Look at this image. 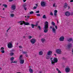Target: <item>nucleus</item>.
Segmentation results:
<instances>
[{"label": "nucleus", "mask_w": 73, "mask_h": 73, "mask_svg": "<svg viewBox=\"0 0 73 73\" xmlns=\"http://www.w3.org/2000/svg\"><path fill=\"white\" fill-rule=\"evenodd\" d=\"M42 54H43V52H42V51H40L39 52V55H40V56H41V55H42Z\"/></svg>", "instance_id": "17"}, {"label": "nucleus", "mask_w": 73, "mask_h": 73, "mask_svg": "<svg viewBox=\"0 0 73 73\" xmlns=\"http://www.w3.org/2000/svg\"><path fill=\"white\" fill-rule=\"evenodd\" d=\"M14 59V58L13 57H12L10 58V60L11 61H13Z\"/></svg>", "instance_id": "30"}, {"label": "nucleus", "mask_w": 73, "mask_h": 73, "mask_svg": "<svg viewBox=\"0 0 73 73\" xmlns=\"http://www.w3.org/2000/svg\"><path fill=\"white\" fill-rule=\"evenodd\" d=\"M68 9H70V6H68Z\"/></svg>", "instance_id": "51"}, {"label": "nucleus", "mask_w": 73, "mask_h": 73, "mask_svg": "<svg viewBox=\"0 0 73 73\" xmlns=\"http://www.w3.org/2000/svg\"><path fill=\"white\" fill-rule=\"evenodd\" d=\"M47 54L48 56H50L52 54V51H49L47 52Z\"/></svg>", "instance_id": "12"}, {"label": "nucleus", "mask_w": 73, "mask_h": 73, "mask_svg": "<svg viewBox=\"0 0 73 73\" xmlns=\"http://www.w3.org/2000/svg\"><path fill=\"white\" fill-rule=\"evenodd\" d=\"M35 26H36V27L37 26V25H38V23H36V25H34Z\"/></svg>", "instance_id": "43"}, {"label": "nucleus", "mask_w": 73, "mask_h": 73, "mask_svg": "<svg viewBox=\"0 0 73 73\" xmlns=\"http://www.w3.org/2000/svg\"><path fill=\"white\" fill-rule=\"evenodd\" d=\"M68 5L66 3H64V8H67L68 7Z\"/></svg>", "instance_id": "16"}, {"label": "nucleus", "mask_w": 73, "mask_h": 73, "mask_svg": "<svg viewBox=\"0 0 73 73\" xmlns=\"http://www.w3.org/2000/svg\"><path fill=\"white\" fill-rule=\"evenodd\" d=\"M14 63H17V62L15 61H14Z\"/></svg>", "instance_id": "57"}, {"label": "nucleus", "mask_w": 73, "mask_h": 73, "mask_svg": "<svg viewBox=\"0 0 73 73\" xmlns=\"http://www.w3.org/2000/svg\"><path fill=\"white\" fill-rule=\"evenodd\" d=\"M29 71L31 73H33V70L31 68L29 69Z\"/></svg>", "instance_id": "19"}, {"label": "nucleus", "mask_w": 73, "mask_h": 73, "mask_svg": "<svg viewBox=\"0 0 73 73\" xmlns=\"http://www.w3.org/2000/svg\"><path fill=\"white\" fill-rule=\"evenodd\" d=\"M1 50H4V48L3 47H2L1 48Z\"/></svg>", "instance_id": "38"}, {"label": "nucleus", "mask_w": 73, "mask_h": 73, "mask_svg": "<svg viewBox=\"0 0 73 73\" xmlns=\"http://www.w3.org/2000/svg\"><path fill=\"white\" fill-rule=\"evenodd\" d=\"M26 56L27 57H28V56L27 54H26Z\"/></svg>", "instance_id": "55"}, {"label": "nucleus", "mask_w": 73, "mask_h": 73, "mask_svg": "<svg viewBox=\"0 0 73 73\" xmlns=\"http://www.w3.org/2000/svg\"><path fill=\"white\" fill-rule=\"evenodd\" d=\"M54 15L55 16H57V13H54Z\"/></svg>", "instance_id": "45"}, {"label": "nucleus", "mask_w": 73, "mask_h": 73, "mask_svg": "<svg viewBox=\"0 0 73 73\" xmlns=\"http://www.w3.org/2000/svg\"><path fill=\"white\" fill-rule=\"evenodd\" d=\"M56 70H57V71H58V72L59 70H59V69H58V68H56Z\"/></svg>", "instance_id": "47"}, {"label": "nucleus", "mask_w": 73, "mask_h": 73, "mask_svg": "<svg viewBox=\"0 0 73 73\" xmlns=\"http://www.w3.org/2000/svg\"><path fill=\"white\" fill-rule=\"evenodd\" d=\"M11 9L12 10H15L16 9V6L15 5H12Z\"/></svg>", "instance_id": "13"}, {"label": "nucleus", "mask_w": 73, "mask_h": 73, "mask_svg": "<svg viewBox=\"0 0 73 73\" xmlns=\"http://www.w3.org/2000/svg\"><path fill=\"white\" fill-rule=\"evenodd\" d=\"M11 63H14V61H12Z\"/></svg>", "instance_id": "59"}, {"label": "nucleus", "mask_w": 73, "mask_h": 73, "mask_svg": "<svg viewBox=\"0 0 73 73\" xmlns=\"http://www.w3.org/2000/svg\"><path fill=\"white\" fill-rule=\"evenodd\" d=\"M13 0H9V2H11V1H12Z\"/></svg>", "instance_id": "48"}, {"label": "nucleus", "mask_w": 73, "mask_h": 73, "mask_svg": "<svg viewBox=\"0 0 73 73\" xmlns=\"http://www.w3.org/2000/svg\"><path fill=\"white\" fill-rule=\"evenodd\" d=\"M26 6H27V5H26L25 4H24L23 5V7H26Z\"/></svg>", "instance_id": "46"}, {"label": "nucleus", "mask_w": 73, "mask_h": 73, "mask_svg": "<svg viewBox=\"0 0 73 73\" xmlns=\"http://www.w3.org/2000/svg\"><path fill=\"white\" fill-rule=\"evenodd\" d=\"M22 57H23V56L22 55H21L20 56L19 58L20 60H22Z\"/></svg>", "instance_id": "29"}, {"label": "nucleus", "mask_w": 73, "mask_h": 73, "mask_svg": "<svg viewBox=\"0 0 73 73\" xmlns=\"http://www.w3.org/2000/svg\"><path fill=\"white\" fill-rule=\"evenodd\" d=\"M51 24L52 25H53L54 27H55V28H54V27H52V26H50V29H52V32H53V33H54L56 34V29H57V26L56 25H55V24L54 22H52L51 23Z\"/></svg>", "instance_id": "1"}, {"label": "nucleus", "mask_w": 73, "mask_h": 73, "mask_svg": "<svg viewBox=\"0 0 73 73\" xmlns=\"http://www.w3.org/2000/svg\"><path fill=\"white\" fill-rule=\"evenodd\" d=\"M14 54V53H10V56H12V55Z\"/></svg>", "instance_id": "28"}, {"label": "nucleus", "mask_w": 73, "mask_h": 73, "mask_svg": "<svg viewBox=\"0 0 73 73\" xmlns=\"http://www.w3.org/2000/svg\"><path fill=\"white\" fill-rule=\"evenodd\" d=\"M36 39L35 38L32 39L30 40V42H31V43L32 44H35V43L36 42Z\"/></svg>", "instance_id": "7"}, {"label": "nucleus", "mask_w": 73, "mask_h": 73, "mask_svg": "<svg viewBox=\"0 0 73 73\" xmlns=\"http://www.w3.org/2000/svg\"><path fill=\"white\" fill-rule=\"evenodd\" d=\"M1 52L2 53H5V51L4 50H1Z\"/></svg>", "instance_id": "32"}, {"label": "nucleus", "mask_w": 73, "mask_h": 73, "mask_svg": "<svg viewBox=\"0 0 73 73\" xmlns=\"http://www.w3.org/2000/svg\"><path fill=\"white\" fill-rule=\"evenodd\" d=\"M58 73H61V71H60V70L58 71Z\"/></svg>", "instance_id": "49"}, {"label": "nucleus", "mask_w": 73, "mask_h": 73, "mask_svg": "<svg viewBox=\"0 0 73 73\" xmlns=\"http://www.w3.org/2000/svg\"><path fill=\"white\" fill-rule=\"evenodd\" d=\"M64 37L63 36H62L60 37L59 38V40L60 41H64Z\"/></svg>", "instance_id": "8"}, {"label": "nucleus", "mask_w": 73, "mask_h": 73, "mask_svg": "<svg viewBox=\"0 0 73 73\" xmlns=\"http://www.w3.org/2000/svg\"><path fill=\"white\" fill-rule=\"evenodd\" d=\"M50 60H51V64H52L53 62V58H50Z\"/></svg>", "instance_id": "24"}, {"label": "nucleus", "mask_w": 73, "mask_h": 73, "mask_svg": "<svg viewBox=\"0 0 73 73\" xmlns=\"http://www.w3.org/2000/svg\"><path fill=\"white\" fill-rule=\"evenodd\" d=\"M40 5L41 7H45L46 6V3L44 1H42Z\"/></svg>", "instance_id": "4"}, {"label": "nucleus", "mask_w": 73, "mask_h": 73, "mask_svg": "<svg viewBox=\"0 0 73 73\" xmlns=\"http://www.w3.org/2000/svg\"><path fill=\"white\" fill-rule=\"evenodd\" d=\"M36 7H37L38 6V5L37 4H36Z\"/></svg>", "instance_id": "61"}, {"label": "nucleus", "mask_w": 73, "mask_h": 73, "mask_svg": "<svg viewBox=\"0 0 73 73\" xmlns=\"http://www.w3.org/2000/svg\"><path fill=\"white\" fill-rule=\"evenodd\" d=\"M11 27H10L9 28H8V30H9V29H11Z\"/></svg>", "instance_id": "52"}, {"label": "nucleus", "mask_w": 73, "mask_h": 73, "mask_svg": "<svg viewBox=\"0 0 73 73\" xmlns=\"http://www.w3.org/2000/svg\"><path fill=\"white\" fill-rule=\"evenodd\" d=\"M23 54H27V52H23Z\"/></svg>", "instance_id": "41"}, {"label": "nucleus", "mask_w": 73, "mask_h": 73, "mask_svg": "<svg viewBox=\"0 0 73 73\" xmlns=\"http://www.w3.org/2000/svg\"><path fill=\"white\" fill-rule=\"evenodd\" d=\"M67 41H69V42H70V41H72V38H69L67 40Z\"/></svg>", "instance_id": "21"}, {"label": "nucleus", "mask_w": 73, "mask_h": 73, "mask_svg": "<svg viewBox=\"0 0 73 73\" xmlns=\"http://www.w3.org/2000/svg\"><path fill=\"white\" fill-rule=\"evenodd\" d=\"M43 19H46V17L45 15H44L42 17Z\"/></svg>", "instance_id": "25"}, {"label": "nucleus", "mask_w": 73, "mask_h": 73, "mask_svg": "<svg viewBox=\"0 0 73 73\" xmlns=\"http://www.w3.org/2000/svg\"><path fill=\"white\" fill-rule=\"evenodd\" d=\"M7 46L9 48H12L13 47V44L12 42H9L7 44Z\"/></svg>", "instance_id": "5"}, {"label": "nucleus", "mask_w": 73, "mask_h": 73, "mask_svg": "<svg viewBox=\"0 0 73 73\" xmlns=\"http://www.w3.org/2000/svg\"><path fill=\"white\" fill-rule=\"evenodd\" d=\"M38 28L39 30H41V27H40V26H38Z\"/></svg>", "instance_id": "31"}, {"label": "nucleus", "mask_w": 73, "mask_h": 73, "mask_svg": "<svg viewBox=\"0 0 73 73\" xmlns=\"http://www.w3.org/2000/svg\"><path fill=\"white\" fill-rule=\"evenodd\" d=\"M68 48L69 49L70 48H71L72 46V43H69L68 44Z\"/></svg>", "instance_id": "15"}, {"label": "nucleus", "mask_w": 73, "mask_h": 73, "mask_svg": "<svg viewBox=\"0 0 73 73\" xmlns=\"http://www.w3.org/2000/svg\"><path fill=\"white\" fill-rule=\"evenodd\" d=\"M41 41L43 43H44V42H45V38H42L41 39Z\"/></svg>", "instance_id": "18"}, {"label": "nucleus", "mask_w": 73, "mask_h": 73, "mask_svg": "<svg viewBox=\"0 0 73 73\" xmlns=\"http://www.w3.org/2000/svg\"><path fill=\"white\" fill-rule=\"evenodd\" d=\"M36 16H40V14H36Z\"/></svg>", "instance_id": "44"}, {"label": "nucleus", "mask_w": 73, "mask_h": 73, "mask_svg": "<svg viewBox=\"0 0 73 73\" xmlns=\"http://www.w3.org/2000/svg\"><path fill=\"white\" fill-rule=\"evenodd\" d=\"M19 48H21V49H22V48H23V47L21 46H19Z\"/></svg>", "instance_id": "40"}, {"label": "nucleus", "mask_w": 73, "mask_h": 73, "mask_svg": "<svg viewBox=\"0 0 73 73\" xmlns=\"http://www.w3.org/2000/svg\"><path fill=\"white\" fill-rule=\"evenodd\" d=\"M11 17H14V14H11Z\"/></svg>", "instance_id": "34"}, {"label": "nucleus", "mask_w": 73, "mask_h": 73, "mask_svg": "<svg viewBox=\"0 0 73 73\" xmlns=\"http://www.w3.org/2000/svg\"><path fill=\"white\" fill-rule=\"evenodd\" d=\"M65 15L66 16H70V13L69 11H67L65 13Z\"/></svg>", "instance_id": "11"}, {"label": "nucleus", "mask_w": 73, "mask_h": 73, "mask_svg": "<svg viewBox=\"0 0 73 73\" xmlns=\"http://www.w3.org/2000/svg\"><path fill=\"white\" fill-rule=\"evenodd\" d=\"M72 52L73 53V49H72Z\"/></svg>", "instance_id": "63"}, {"label": "nucleus", "mask_w": 73, "mask_h": 73, "mask_svg": "<svg viewBox=\"0 0 73 73\" xmlns=\"http://www.w3.org/2000/svg\"><path fill=\"white\" fill-rule=\"evenodd\" d=\"M70 69L69 68H66L65 71L66 73H68L70 71Z\"/></svg>", "instance_id": "10"}, {"label": "nucleus", "mask_w": 73, "mask_h": 73, "mask_svg": "<svg viewBox=\"0 0 73 73\" xmlns=\"http://www.w3.org/2000/svg\"><path fill=\"white\" fill-rule=\"evenodd\" d=\"M31 38H32V36H29L28 37V38H29V39H31Z\"/></svg>", "instance_id": "33"}, {"label": "nucleus", "mask_w": 73, "mask_h": 73, "mask_svg": "<svg viewBox=\"0 0 73 73\" xmlns=\"http://www.w3.org/2000/svg\"><path fill=\"white\" fill-rule=\"evenodd\" d=\"M24 9H25V11L27 10V8H26V7H25Z\"/></svg>", "instance_id": "56"}, {"label": "nucleus", "mask_w": 73, "mask_h": 73, "mask_svg": "<svg viewBox=\"0 0 73 73\" xmlns=\"http://www.w3.org/2000/svg\"><path fill=\"white\" fill-rule=\"evenodd\" d=\"M33 11H31L30 13V14H33Z\"/></svg>", "instance_id": "39"}, {"label": "nucleus", "mask_w": 73, "mask_h": 73, "mask_svg": "<svg viewBox=\"0 0 73 73\" xmlns=\"http://www.w3.org/2000/svg\"><path fill=\"white\" fill-rule=\"evenodd\" d=\"M9 31V30H7V32H8V31Z\"/></svg>", "instance_id": "62"}, {"label": "nucleus", "mask_w": 73, "mask_h": 73, "mask_svg": "<svg viewBox=\"0 0 73 73\" xmlns=\"http://www.w3.org/2000/svg\"><path fill=\"white\" fill-rule=\"evenodd\" d=\"M70 2L71 3H72L73 2V0H71L70 1Z\"/></svg>", "instance_id": "54"}, {"label": "nucleus", "mask_w": 73, "mask_h": 73, "mask_svg": "<svg viewBox=\"0 0 73 73\" xmlns=\"http://www.w3.org/2000/svg\"><path fill=\"white\" fill-rule=\"evenodd\" d=\"M50 15L51 16H53V13L52 12H50Z\"/></svg>", "instance_id": "35"}, {"label": "nucleus", "mask_w": 73, "mask_h": 73, "mask_svg": "<svg viewBox=\"0 0 73 73\" xmlns=\"http://www.w3.org/2000/svg\"><path fill=\"white\" fill-rule=\"evenodd\" d=\"M50 58V56H46V59H47V60H49Z\"/></svg>", "instance_id": "26"}, {"label": "nucleus", "mask_w": 73, "mask_h": 73, "mask_svg": "<svg viewBox=\"0 0 73 73\" xmlns=\"http://www.w3.org/2000/svg\"><path fill=\"white\" fill-rule=\"evenodd\" d=\"M70 15H73V12H72L70 13Z\"/></svg>", "instance_id": "50"}, {"label": "nucleus", "mask_w": 73, "mask_h": 73, "mask_svg": "<svg viewBox=\"0 0 73 73\" xmlns=\"http://www.w3.org/2000/svg\"><path fill=\"white\" fill-rule=\"evenodd\" d=\"M23 38H25V36H23Z\"/></svg>", "instance_id": "60"}, {"label": "nucleus", "mask_w": 73, "mask_h": 73, "mask_svg": "<svg viewBox=\"0 0 73 73\" xmlns=\"http://www.w3.org/2000/svg\"><path fill=\"white\" fill-rule=\"evenodd\" d=\"M48 27H49L48 22L46 21L45 23L44 28L45 29H48Z\"/></svg>", "instance_id": "3"}, {"label": "nucleus", "mask_w": 73, "mask_h": 73, "mask_svg": "<svg viewBox=\"0 0 73 73\" xmlns=\"http://www.w3.org/2000/svg\"><path fill=\"white\" fill-rule=\"evenodd\" d=\"M18 23L21 24L20 25H23V24L25 25H29V23L28 22H25L24 21H20L18 22Z\"/></svg>", "instance_id": "2"}, {"label": "nucleus", "mask_w": 73, "mask_h": 73, "mask_svg": "<svg viewBox=\"0 0 73 73\" xmlns=\"http://www.w3.org/2000/svg\"><path fill=\"white\" fill-rule=\"evenodd\" d=\"M19 62L21 64H23L24 63V60L23 59L21 60Z\"/></svg>", "instance_id": "14"}, {"label": "nucleus", "mask_w": 73, "mask_h": 73, "mask_svg": "<svg viewBox=\"0 0 73 73\" xmlns=\"http://www.w3.org/2000/svg\"><path fill=\"white\" fill-rule=\"evenodd\" d=\"M17 73H21L19 72H17Z\"/></svg>", "instance_id": "64"}, {"label": "nucleus", "mask_w": 73, "mask_h": 73, "mask_svg": "<svg viewBox=\"0 0 73 73\" xmlns=\"http://www.w3.org/2000/svg\"><path fill=\"white\" fill-rule=\"evenodd\" d=\"M53 7H57V5L55 3H54L53 4Z\"/></svg>", "instance_id": "22"}, {"label": "nucleus", "mask_w": 73, "mask_h": 73, "mask_svg": "<svg viewBox=\"0 0 73 73\" xmlns=\"http://www.w3.org/2000/svg\"><path fill=\"white\" fill-rule=\"evenodd\" d=\"M35 25L33 24H31V26H32V28H34V27H35Z\"/></svg>", "instance_id": "27"}, {"label": "nucleus", "mask_w": 73, "mask_h": 73, "mask_svg": "<svg viewBox=\"0 0 73 73\" xmlns=\"http://www.w3.org/2000/svg\"><path fill=\"white\" fill-rule=\"evenodd\" d=\"M27 17L29 19V16H27Z\"/></svg>", "instance_id": "58"}, {"label": "nucleus", "mask_w": 73, "mask_h": 73, "mask_svg": "<svg viewBox=\"0 0 73 73\" xmlns=\"http://www.w3.org/2000/svg\"><path fill=\"white\" fill-rule=\"evenodd\" d=\"M54 12L55 13H57V10H55L54 11Z\"/></svg>", "instance_id": "42"}, {"label": "nucleus", "mask_w": 73, "mask_h": 73, "mask_svg": "<svg viewBox=\"0 0 73 73\" xmlns=\"http://www.w3.org/2000/svg\"><path fill=\"white\" fill-rule=\"evenodd\" d=\"M48 29H45L44 30V33H47V32H48Z\"/></svg>", "instance_id": "23"}, {"label": "nucleus", "mask_w": 73, "mask_h": 73, "mask_svg": "<svg viewBox=\"0 0 73 73\" xmlns=\"http://www.w3.org/2000/svg\"><path fill=\"white\" fill-rule=\"evenodd\" d=\"M36 8H37V6H34L33 8V9H36Z\"/></svg>", "instance_id": "36"}, {"label": "nucleus", "mask_w": 73, "mask_h": 73, "mask_svg": "<svg viewBox=\"0 0 73 73\" xmlns=\"http://www.w3.org/2000/svg\"><path fill=\"white\" fill-rule=\"evenodd\" d=\"M3 6H4V8H7V7H8V6L5 4H4L3 5Z\"/></svg>", "instance_id": "20"}, {"label": "nucleus", "mask_w": 73, "mask_h": 73, "mask_svg": "<svg viewBox=\"0 0 73 73\" xmlns=\"http://www.w3.org/2000/svg\"><path fill=\"white\" fill-rule=\"evenodd\" d=\"M53 60L54 61L53 62H52V65H54L55 63H56L58 62V60L56 58H54L53 59Z\"/></svg>", "instance_id": "6"}, {"label": "nucleus", "mask_w": 73, "mask_h": 73, "mask_svg": "<svg viewBox=\"0 0 73 73\" xmlns=\"http://www.w3.org/2000/svg\"><path fill=\"white\" fill-rule=\"evenodd\" d=\"M27 1V0H23V1L24 3H25Z\"/></svg>", "instance_id": "53"}, {"label": "nucleus", "mask_w": 73, "mask_h": 73, "mask_svg": "<svg viewBox=\"0 0 73 73\" xmlns=\"http://www.w3.org/2000/svg\"><path fill=\"white\" fill-rule=\"evenodd\" d=\"M61 51L60 49H58L56 50V53L57 54H61Z\"/></svg>", "instance_id": "9"}, {"label": "nucleus", "mask_w": 73, "mask_h": 73, "mask_svg": "<svg viewBox=\"0 0 73 73\" xmlns=\"http://www.w3.org/2000/svg\"><path fill=\"white\" fill-rule=\"evenodd\" d=\"M36 13H40V11H37L36 12Z\"/></svg>", "instance_id": "37"}]
</instances>
